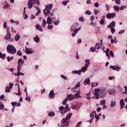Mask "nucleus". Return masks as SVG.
Here are the masks:
<instances>
[{
	"mask_svg": "<svg viewBox=\"0 0 127 127\" xmlns=\"http://www.w3.org/2000/svg\"><path fill=\"white\" fill-rule=\"evenodd\" d=\"M111 31L112 33L114 34L115 32H116V30L115 29V28H112L111 29Z\"/></svg>",
	"mask_w": 127,
	"mask_h": 127,
	"instance_id": "603ef678",
	"label": "nucleus"
},
{
	"mask_svg": "<svg viewBox=\"0 0 127 127\" xmlns=\"http://www.w3.org/2000/svg\"><path fill=\"white\" fill-rule=\"evenodd\" d=\"M11 105H12L13 107H15V106L17 107H20V103L19 102H11Z\"/></svg>",
	"mask_w": 127,
	"mask_h": 127,
	"instance_id": "f3484780",
	"label": "nucleus"
},
{
	"mask_svg": "<svg viewBox=\"0 0 127 127\" xmlns=\"http://www.w3.org/2000/svg\"><path fill=\"white\" fill-rule=\"evenodd\" d=\"M23 64V62H22V60H21V59H19L18 60V64Z\"/></svg>",
	"mask_w": 127,
	"mask_h": 127,
	"instance_id": "09e8293b",
	"label": "nucleus"
},
{
	"mask_svg": "<svg viewBox=\"0 0 127 127\" xmlns=\"http://www.w3.org/2000/svg\"><path fill=\"white\" fill-rule=\"evenodd\" d=\"M116 26V22L112 21L109 25L108 26V27H109V28H112V27H115Z\"/></svg>",
	"mask_w": 127,
	"mask_h": 127,
	"instance_id": "dca6fc26",
	"label": "nucleus"
},
{
	"mask_svg": "<svg viewBox=\"0 0 127 127\" xmlns=\"http://www.w3.org/2000/svg\"><path fill=\"white\" fill-rule=\"evenodd\" d=\"M20 69H21V65L18 64L17 66V71L20 72Z\"/></svg>",
	"mask_w": 127,
	"mask_h": 127,
	"instance_id": "f704fd0d",
	"label": "nucleus"
},
{
	"mask_svg": "<svg viewBox=\"0 0 127 127\" xmlns=\"http://www.w3.org/2000/svg\"><path fill=\"white\" fill-rule=\"evenodd\" d=\"M114 93H115V90L114 89L111 90L109 93L110 95H113Z\"/></svg>",
	"mask_w": 127,
	"mask_h": 127,
	"instance_id": "3c124183",
	"label": "nucleus"
},
{
	"mask_svg": "<svg viewBox=\"0 0 127 127\" xmlns=\"http://www.w3.org/2000/svg\"><path fill=\"white\" fill-rule=\"evenodd\" d=\"M7 52L10 54H15L16 49L12 45H8L6 47Z\"/></svg>",
	"mask_w": 127,
	"mask_h": 127,
	"instance_id": "39448f33",
	"label": "nucleus"
},
{
	"mask_svg": "<svg viewBox=\"0 0 127 127\" xmlns=\"http://www.w3.org/2000/svg\"><path fill=\"white\" fill-rule=\"evenodd\" d=\"M72 117V113H69L67 114L65 118H64L62 121V124L64 125H67V126H69V120L71 119Z\"/></svg>",
	"mask_w": 127,
	"mask_h": 127,
	"instance_id": "423d86ee",
	"label": "nucleus"
},
{
	"mask_svg": "<svg viewBox=\"0 0 127 127\" xmlns=\"http://www.w3.org/2000/svg\"><path fill=\"white\" fill-rule=\"evenodd\" d=\"M69 109V105H66L65 107H64V112H67L68 111V109Z\"/></svg>",
	"mask_w": 127,
	"mask_h": 127,
	"instance_id": "4c0bfd02",
	"label": "nucleus"
},
{
	"mask_svg": "<svg viewBox=\"0 0 127 127\" xmlns=\"http://www.w3.org/2000/svg\"><path fill=\"white\" fill-rule=\"evenodd\" d=\"M85 64L84 66L82 67L80 70H74L72 71L73 74H78V75H81L82 72H85L88 69V67L91 65V63H90V60H85Z\"/></svg>",
	"mask_w": 127,
	"mask_h": 127,
	"instance_id": "f257e3e1",
	"label": "nucleus"
},
{
	"mask_svg": "<svg viewBox=\"0 0 127 127\" xmlns=\"http://www.w3.org/2000/svg\"><path fill=\"white\" fill-rule=\"evenodd\" d=\"M49 98L51 99H54V97H55V94L54 93V90H51L49 94Z\"/></svg>",
	"mask_w": 127,
	"mask_h": 127,
	"instance_id": "1a4fd4ad",
	"label": "nucleus"
},
{
	"mask_svg": "<svg viewBox=\"0 0 127 127\" xmlns=\"http://www.w3.org/2000/svg\"><path fill=\"white\" fill-rule=\"evenodd\" d=\"M91 85L92 87H96L98 85V83H92Z\"/></svg>",
	"mask_w": 127,
	"mask_h": 127,
	"instance_id": "49530a36",
	"label": "nucleus"
},
{
	"mask_svg": "<svg viewBox=\"0 0 127 127\" xmlns=\"http://www.w3.org/2000/svg\"><path fill=\"white\" fill-rule=\"evenodd\" d=\"M99 4H98V2H95L94 3V6H95V7H99Z\"/></svg>",
	"mask_w": 127,
	"mask_h": 127,
	"instance_id": "0e129e2a",
	"label": "nucleus"
},
{
	"mask_svg": "<svg viewBox=\"0 0 127 127\" xmlns=\"http://www.w3.org/2000/svg\"><path fill=\"white\" fill-rule=\"evenodd\" d=\"M85 14H88L89 15H90V14H92V12H90V10H87L85 12Z\"/></svg>",
	"mask_w": 127,
	"mask_h": 127,
	"instance_id": "e433bc0d",
	"label": "nucleus"
},
{
	"mask_svg": "<svg viewBox=\"0 0 127 127\" xmlns=\"http://www.w3.org/2000/svg\"><path fill=\"white\" fill-rule=\"evenodd\" d=\"M4 108V105L1 103H0V110H2Z\"/></svg>",
	"mask_w": 127,
	"mask_h": 127,
	"instance_id": "a18cd8bd",
	"label": "nucleus"
},
{
	"mask_svg": "<svg viewBox=\"0 0 127 127\" xmlns=\"http://www.w3.org/2000/svg\"><path fill=\"white\" fill-rule=\"evenodd\" d=\"M90 84V78H86L85 79L84 82V84L86 85Z\"/></svg>",
	"mask_w": 127,
	"mask_h": 127,
	"instance_id": "4be33fe9",
	"label": "nucleus"
},
{
	"mask_svg": "<svg viewBox=\"0 0 127 127\" xmlns=\"http://www.w3.org/2000/svg\"><path fill=\"white\" fill-rule=\"evenodd\" d=\"M59 110L60 114H61L62 116H63L65 113V112L64 111V107L61 106L60 107H59Z\"/></svg>",
	"mask_w": 127,
	"mask_h": 127,
	"instance_id": "9b49d317",
	"label": "nucleus"
},
{
	"mask_svg": "<svg viewBox=\"0 0 127 127\" xmlns=\"http://www.w3.org/2000/svg\"><path fill=\"white\" fill-rule=\"evenodd\" d=\"M68 99L67 98H66L64 101H63V105H66L67 104V102H68Z\"/></svg>",
	"mask_w": 127,
	"mask_h": 127,
	"instance_id": "79ce46f5",
	"label": "nucleus"
},
{
	"mask_svg": "<svg viewBox=\"0 0 127 127\" xmlns=\"http://www.w3.org/2000/svg\"><path fill=\"white\" fill-rule=\"evenodd\" d=\"M115 16H116V13H107L106 14L107 18H109V19H110V18H114Z\"/></svg>",
	"mask_w": 127,
	"mask_h": 127,
	"instance_id": "0eeeda50",
	"label": "nucleus"
},
{
	"mask_svg": "<svg viewBox=\"0 0 127 127\" xmlns=\"http://www.w3.org/2000/svg\"><path fill=\"white\" fill-rule=\"evenodd\" d=\"M19 56H21V55H22V53H21V51L20 50H19L18 52H17V54Z\"/></svg>",
	"mask_w": 127,
	"mask_h": 127,
	"instance_id": "5fc2aeb1",
	"label": "nucleus"
},
{
	"mask_svg": "<svg viewBox=\"0 0 127 127\" xmlns=\"http://www.w3.org/2000/svg\"><path fill=\"white\" fill-rule=\"evenodd\" d=\"M35 27L36 29H38V30L41 32L43 31V30L42 29V26H41L40 25L37 24L36 25Z\"/></svg>",
	"mask_w": 127,
	"mask_h": 127,
	"instance_id": "2eb2a0df",
	"label": "nucleus"
},
{
	"mask_svg": "<svg viewBox=\"0 0 127 127\" xmlns=\"http://www.w3.org/2000/svg\"><path fill=\"white\" fill-rule=\"evenodd\" d=\"M61 77L63 78V79H64V80H67V77H66L65 75H63V74H62L61 75Z\"/></svg>",
	"mask_w": 127,
	"mask_h": 127,
	"instance_id": "37998d69",
	"label": "nucleus"
},
{
	"mask_svg": "<svg viewBox=\"0 0 127 127\" xmlns=\"http://www.w3.org/2000/svg\"><path fill=\"white\" fill-rule=\"evenodd\" d=\"M53 7V4H50L47 5L46 8L44 10V14L45 16H48V15H50V13L51 12L50 10L52 9Z\"/></svg>",
	"mask_w": 127,
	"mask_h": 127,
	"instance_id": "20e7f679",
	"label": "nucleus"
},
{
	"mask_svg": "<svg viewBox=\"0 0 127 127\" xmlns=\"http://www.w3.org/2000/svg\"><path fill=\"white\" fill-rule=\"evenodd\" d=\"M68 127V124H62V125L61 126V127Z\"/></svg>",
	"mask_w": 127,
	"mask_h": 127,
	"instance_id": "052dcab7",
	"label": "nucleus"
},
{
	"mask_svg": "<svg viewBox=\"0 0 127 127\" xmlns=\"http://www.w3.org/2000/svg\"><path fill=\"white\" fill-rule=\"evenodd\" d=\"M81 124H82V122H79L77 123V124L76 126V127H79L81 126Z\"/></svg>",
	"mask_w": 127,
	"mask_h": 127,
	"instance_id": "bf43d9fd",
	"label": "nucleus"
},
{
	"mask_svg": "<svg viewBox=\"0 0 127 127\" xmlns=\"http://www.w3.org/2000/svg\"><path fill=\"white\" fill-rule=\"evenodd\" d=\"M34 40L37 43H38L39 41H40V39H39V37H38V35H36L35 38H34Z\"/></svg>",
	"mask_w": 127,
	"mask_h": 127,
	"instance_id": "412c9836",
	"label": "nucleus"
},
{
	"mask_svg": "<svg viewBox=\"0 0 127 127\" xmlns=\"http://www.w3.org/2000/svg\"><path fill=\"white\" fill-rule=\"evenodd\" d=\"M113 8L114 9V10L116 11H119V10L120 9V6L118 5H114L113 6Z\"/></svg>",
	"mask_w": 127,
	"mask_h": 127,
	"instance_id": "cd10ccee",
	"label": "nucleus"
},
{
	"mask_svg": "<svg viewBox=\"0 0 127 127\" xmlns=\"http://www.w3.org/2000/svg\"><path fill=\"white\" fill-rule=\"evenodd\" d=\"M25 53H27V54H31L32 53V49H31L30 50L29 48H25Z\"/></svg>",
	"mask_w": 127,
	"mask_h": 127,
	"instance_id": "ddd939ff",
	"label": "nucleus"
},
{
	"mask_svg": "<svg viewBox=\"0 0 127 127\" xmlns=\"http://www.w3.org/2000/svg\"><path fill=\"white\" fill-rule=\"evenodd\" d=\"M124 32H125V30H121V31L119 32V34H122V33H124Z\"/></svg>",
	"mask_w": 127,
	"mask_h": 127,
	"instance_id": "338daca9",
	"label": "nucleus"
},
{
	"mask_svg": "<svg viewBox=\"0 0 127 127\" xmlns=\"http://www.w3.org/2000/svg\"><path fill=\"white\" fill-rule=\"evenodd\" d=\"M20 38V36L19 35H18V34H17L14 37V40L16 41H18V40H19Z\"/></svg>",
	"mask_w": 127,
	"mask_h": 127,
	"instance_id": "b1692460",
	"label": "nucleus"
},
{
	"mask_svg": "<svg viewBox=\"0 0 127 127\" xmlns=\"http://www.w3.org/2000/svg\"><path fill=\"white\" fill-rule=\"evenodd\" d=\"M11 37V34H6L5 37V39L6 40H7V39H9Z\"/></svg>",
	"mask_w": 127,
	"mask_h": 127,
	"instance_id": "a878e982",
	"label": "nucleus"
},
{
	"mask_svg": "<svg viewBox=\"0 0 127 127\" xmlns=\"http://www.w3.org/2000/svg\"><path fill=\"white\" fill-rule=\"evenodd\" d=\"M80 94H81V91H78L76 92V93L73 95L72 94L67 95L66 98L68 101H73V100H75V99H77V98H81Z\"/></svg>",
	"mask_w": 127,
	"mask_h": 127,
	"instance_id": "7ed1b4c3",
	"label": "nucleus"
},
{
	"mask_svg": "<svg viewBox=\"0 0 127 127\" xmlns=\"http://www.w3.org/2000/svg\"><path fill=\"white\" fill-rule=\"evenodd\" d=\"M100 105H106V100L103 99L100 101Z\"/></svg>",
	"mask_w": 127,
	"mask_h": 127,
	"instance_id": "7c9ffc66",
	"label": "nucleus"
},
{
	"mask_svg": "<svg viewBox=\"0 0 127 127\" xmlns=\"http://www.w3.org/2000/svg\"><path fill=\"white\" fill-rule=\"evenodd\" d=\"M46 24H47V21H46L45 19H44L42 26H43V27H44V28H45V25H46Z\"/></svg>",
	"mask_w": 127,
	"mask_h": 127,
	"instance_id": "c85d7f7f",
	"label": "nucleus"
},
{
	"mask_svg": "<svg viewBox=\"0 0 127 127\" xmlns=\"http://www.w3.org/2000/svg\"><path fill=\"white\" fill-rule=\"evenodd\" d=\"M13 86V83H11V82H10L9 83V88L10 89H12V86Z\"/></svg>",
	"mask_w": 127,
	"mask_h": 127,
	"instance_id": "e2e57ef3",
	"label": "nucleus"
},
{
	"mask_svg": "<svg viewBox=\"0 0 127 127\" xmlns=\"http://www.w3.org/2000/svg\"><path fill=\"white\" fill-rule=\"evenodd\" d=\"M25 8H26L24 7V11H23V12H24L23 15H24V18L25 19H26V18H28V16H27V15H26V14H25Z\"/></svg>",
	"mask_w": 127,
	"mask_h": 127,
	"instance_id": "473e14b6",
	"label": "nucleus"
},
{
	"mask_svg": "<svg viewBox=\"0 0 127 127\" xmlns=\"http://www.w3.org/2000/svg\"><path fill=\"white\" fill-rule=\"evenodd\" d=\"M47 22L48 24H52V23H53V21L52 20V19L51 18V17L50 16H48L47 17Z\"/></svg>",
	"mask_w": 127,
	"mask_h": 127,
	"instance_id": "4468645a",
	"label": "nucleus"
},
{
	"mask_svg": "<svg viewBox=\"0 0 127 127\" xmlns=\"http://www.w3.org/2000/svg\"><path fill=\"white\" fill-rule=\"evenodd\" d=\"M94 14H95V15H97V14L98 13H99L100 11L99 10H98V9H94Z\"/></svg>",
	"mask_w": 127,
	"mask_h": 127,
	"instance_id": "a19ab883",
	"label": "nucleus"
},
{
	"mask_svg": "<svg viewBox=\"0 0 127 127\" xmlns=\"http://www.w3.org/2000/svg\"><path fill=\"white\" fill-rule=\"evenodd\" d=\"M105 7H106L107 10H108V11L110 10V6H109V4H106L105 5Z\"/></svg>",
	"mask_w": 127,
	"mask_h": 127,
	"instance_id": "864d4df0",
	"label": "nucleus"
},
{
	"mask_svg": "<svg viewBox=\"0 0 127 127\" xmlns=\"http://www.w3.org/2000/svg\"><path fill=\"white\" fill-rule=\"evenodd\" d=\"M48 116L49 117H54V116H55V113L54 112H50L49 113H48Z\"/></svg>",
	"mask_w": 127,
	"mask_h": 127,
	"instance_id": "bb28decb",
	"label": "nucleus"
},
{
	"mask_svg": "<svg viewBox=\"0 0 127 127\" xmlns=\"http://www.w3.org/2000/svg\"><path fill=\"white\" fill-rule=\"evenodd\" d=\"M7 23H6V22L4 21V24L3 25V27H4V28L6 29L7 28Z\"/></svg>",
	"mask_w": 127,
	"mask_h": 127,
	"instance_id": "58836bf2",
	"label": "nucleus"
},
{
	"mask_svg": "<svg viewBox=\"0 0 127 127\" xmlns=\"http://www.w3.org/2000/svg\"><path fill=\"white\" fill-rule=\"evenodd\" d=\"M35 0H29L28 1V6L29 8H32L33 6V1H35Z\"/></svg>",
	"mask_w": 127,
	"mask_h": 127,
	"instance_id": "6e6552de",
	"label": "nucleus"
},
{
	"mask_svg": "<svg viewBox=\"0 0 127 127\" xmlns=\"http://www.w3.org/2000/svg\"><path fill=\"white\" fill-rule=\"evenodd\" d=\"M120 106H121V109H124V107L125 106V102L124 101V99L121 100Z\"/></svg>",
	"mask_w": 127,
	"mask_h": 127,
	"instance_id": "aec40b11",
	"label": "nucleus"
},
{
	"mask_svg": "<svg viewBox=\"0 0 127 127\" xmlns=\"http://www.w3.org/2000/svg\"><path fill=\"white\" fill-rule=\"evenodd\" d=\"M80 87V82L77 83V84H76L74 87L73 88H71V90L73 91V93H77V91H75V89H78Z\"/></svg>",
	"mask_w": 127,
	"mask_h": 127,
	"instance_id": "9d476101",
	"label": "nucleus"
},
{
	"mask_svg": "<svg viewBox=\"0 0 127 127\" xmlns=\"http://www.w3.org/2000/svg\"><path fill=\"white\" fill-rule=\"evenodd\" d=\"M120 10H123L125 9V8H127V6L123 5L119 7Z\"/></svg>",
	"mask_w": 127,
	"mask_h": 127,
	"instance_id": "ea45409f",
	"label": "nucleus"
},
{
	"mask_svg": "<svg viewBox=\"0 0 127 127\" xmlns=\"http://www.w3.org/2000/svg\"><path fill=\"white\" fill-rule=\"evenodd\" d=\"M94 114L95 116L96 115V112L95 111H92L91 113L90 114V118H92L91 120H90V123L92 124V121L94 120Z\"/></svg>",
	"mask_w": 127,
	"mask_h": 127,
	"instance_id": "f8f14e48",
	"label": "nucleus"
},
{
	"mask_svg": "<svg viewBox=\"0 0 127 127\" xmlns=\"http://www.w3.org/2000/svg\"><path fill=\"white\" fill-rule=\"evenodd\" d=\"M52 28H53V25H52L51 24H48V29H52Z\"/></svg>",
	"mask_w": 127,
	"mask_h": 127,
	"instance_id": "c9c22d12",
	"label": "nucleus"
},
{
	"mask_svg": "<svg viewBox=\"0 0 127 127\" xmlns=\"http://www.w3.org/2000/svg\"><path fill=\"white\" fill-rule=\"evenodd\" d=\"M121 69V67H120L119 66H117L116 67V71H120V70Z\"/></svg>",
	"mask_w": 127,
	"mask_h": 127,
	"instance_id": "69168bd1",
	"label": "nucleus"
},
{
	"mask_svg": "<svg viewBox=\"0 0 127 127\" xmlns=\"http://www.w3.org/2000/svg\"><path fill=\"white\" fill-rule=\"evenodd\" d=\"M95 20V16H91L90 18L91 21H93V20Z\"/></svg>",
	"mask_w": 127,
	"mask_h": 127,
	"instance_id": "680f3d73",
	"label": "nucleus"
},
{
	"mask_svg": "<svg viewBox=\"0 0 127 127\" xmlns=\"http://www.w3.org/2000/svg\"><path fill=\"white\" fill-rule=\"evenodd\" d=\"M115 2L116 4H120L121 3V0H116Z\"/></svg>",
	"mask_w": 127,
	"mask_h": 127,
	"instance_id": "6e6d98bb",
	"label": "nucleus"
},
{
	"mask_svg": "<svg viewBox=\"0 0 127 127\" xmlns=\"http://www.w3.org/2000/svg\"><path fill=\"white\" fill-rule=\"evenodd\" d=\"M79 25V23H76L74 24L73 26H72L71 28V31H73V30H75L76 29V28Z\"/></svg>",
	"mask_w": 127,
	"mask_h": 127,
	"instance_id": "6ab92c4d",
	"label": "nucleus"
},
{
	"mask_svg": "<svg viewBox=\"0 0 127 127\" xmlns=\"http://www.w3.org/2000/svg\"><path fill=\"white\" fill-rule=\"evenodd\" d=\"M102 47L101 44L100 43H96L95 45V49H100Z\"/></svg>",
	"mask_w": 127,
	"mask_h": 127,
	"instance_id": "393cba45",
	"label": "nucleus"
},
{
	"mask_svg": "<svg viewBox=\"0 0 127 127\" xmlns=\"http://www.w3.org/2000/svg\"><path fill=\"white\" fill-rule=\"evenodd\" d=\"M95 118L96 119V122L99 121V120H100V118H99V116H98V114H95Z\"/></svg>",
	"mask_w": 127,
	"mask_h": 127,
	"instance_id": "8fccbe9b",
	"label": "nucleus"
},
{
	"mask_svg": "<svg viewBox=\"0 0 127 127\" xmlns=\"http://www.w3.org/2000/svg\"><path fill=\"white\" fill-rule=\"evenodd\" d=\"M110 54L111 57H115V56L114 55V52H113V51H111L110 52Z\"/></svg>",
	"mask_w": 127,
	"mask_h": 127,
	"instance_id": "13d9d810",
	"label": "nucleus"
},
{
	"mask_svg": "<svg viewBox=\"0 0 127 127\" xmlns=\"http://www.w3.org/2000/svg\"><path fill=\"white\" fill-rule=\"evenodd\" d=\"M5 57V54H2L1 52H0V58L1 59H4Z\"/></svg>",
	"mask_w": 127,
	"mask_h": 127,
	"instance_id": "c756f323",
	"label": "nucleus"
},
{
	"mask_svg": "<svg viewBox=\"0 0 127 127\" xmlns=\"http://www.w3.org/2000/svg\"><path fill=\"white\" fill-rule=\"evenodd\" d=\"M110 69H112L113 70H116V65L112 66L111 65L110 66Z\"/></svg>",
	"mask_w": 127,
	"mask_h": 127,
	"instance_id": "4d7b16f0",
	"label": "nucleus"
},
{
	"mask_svg": "<svg viewBox=\"0 0 127 127\" xmlns=\"http://www.w3.org/2000/svg\"><path fill=\"white\" fill-rule=\"evenodd\" d=\"M53 20V19H55V20L53 22V23L55 25H58L59 24V22H60V21H59L58 20H56V18H52Z\"/></svg>",
	"mask_w": 127,
	"mask_h": 127,
	"instance_id": "a211bd4d",
	"label": "nucleus"
},
{
	"mask_svg": "<svg viewBox=\"0 0 127 127\" xmlns=\"http://www.w3.org/2000/svg\"><path fill=\"white\" fill-rule=\"evenodd\" d=\"M115 106H116V101L114 100H111L110 107L111 108H113V107H115Z\"/></svg>",
	"mask_w": 127,
	"mask_h": 127,
	"instance_id": "5701e85b",
	"label": "nucleus"
},
{
	"mask_svg": "<svg viewBox=\"0 0 127 127\" xmlns=\"http://www.w3.org/2000/svg\"><path fill=\"white\" fill-rule=\"evenodd\" d=\"M115 79V76H110L109 77V80H114Z\"/></svg>",
	"mask_w": 127,
	"mask_h": 127,
	"instance_id": "774afa93",
	"label": "nucleus"
},
{
	"mask_svg": "<svg viewBox=\"0 0 127 127\" xmlns=\"http://www.w3.org/2000/svg\"><path fill=\"white\" fill-rule=\"evenodd\" d=\"M7 59L8 62H10V60H13V57H12V56L11 57H7Z\"/></svg>",
	"mask_w": 127,
	"mask_h": 127,
	"instance_id": "72a5a7b5",
	"label": "nucleus"
},
{
	"mask_svg": "<svg viewBox=\"0 0 127 127\" xmlns=\"http://www.w3.org/2000/svg\"><path fill=\"white\" fill-rule=\"evenodd\" d=\"M79 21H82V22L85 21V20H84V18L83 17H80L79 18Z\"/></svg>",
	"mask_w": 127,
	"mask_h": 127,
	"instance_id": "de8ad7c7",
	"label": "nucleus"
},
{
	"mask_svg": "<svg viewBox=\"0 0 127 127\" xmlns=\"http://www.w3.org/2000/svg\"><path fill=\"white\" fill-rule=\"evenodd\" d=\"M94 96L96 99L99 98H104L106 96V91L104 89H95L94 90Z\"/></svg>",
	"mask_w": 127,
	"mask_h": 127,
	"instance_id": "f03ea898",
	"label": "nucleus"
},
{
	"mask_svg": "<svg viewBox=\"0 0 127 127\" xmlns=\"http://www.w3.org/2000/svg\"><path fill=\"white\" fill-rule=\"evenodd\" d=\"M5 93H9L10 92V88L8 86L6 87V89L5 90Z\"/></svg>",
	"mask_w": 127,
	"mask_h": 127,
	"instance_id": "2f4dec72",
	"label": "nucleus"
},
{
	"mask_svg": "<svg viewBox=\"0 0 127 127\" xmlns=\"http://www.w3.org/2000/svg\"><path fill=\"white\" fill-rule=\"evenodd\" d=\"M96 48H94V47H91L90 48V50L91 51V52H95V51H96Z\"/></svg>",
	"mask_w": 127,
	"mask_h": 127,
	"instance_id": "c03bdc74",
	"label": "nucleus"
}]
</instances>
